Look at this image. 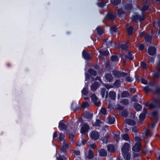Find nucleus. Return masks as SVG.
<instances>
[{"label": "nucleus", "instance_id": "1", "mask_svg": "<svg viewBox=\"0 0 160 160\" xmlns=\"http://www.w3.org/2000/svg\"><path fill=\"white\" fill-rule=\"evenodd\" d=\"M130 148V145L126 142L124 143L121 148L122 155L125 160H129L130 159V154L128 152Z\"/></svg>", "mask_w": 160, "mask_h": 160}, {"label": "nucleus", "instance_id": "2", "mask_svg": "<svg viewBox=\"0 0 160 160\" xmlns=\"http://www.w3.org/2000/svg\"><path fill=\"white\" fill-rule=\"evenodd\" d=\"M135 140L136 143L132 147V150L133 152H139L141 150V138L140 137L137 136L135 137Z\"/></svg>", "mask_w": 160, "mask_h": 160}, {"label": "nucleus", "instance_id": "3", "mask_svg": "<svg viewBox=\"0 0 160 160\" xmlns=\"http://www.w3.org/2000/svg\"><path fill=\"white\" fill-rule=\"evenodd\" d=\"M99 135V134L96 131H91L89 135L91 138L95 140L98 139Z\"/></svg>", "mask_w": 160, "mask_h": 160}, {"label": "nucleus", "instance_id": "4", "mask_svg": "<svg viewBox=\"0 0 160 160\" xmlns=\"http://www.w3.org/2000/svg\"><path fill=\"white\" fill-rule=\"evenodd\" d=\"M62 143L63 145L60 148V152L61 153L63 152L66 153L68 150L69 145H71V144H69L65 142Z\"/></svg>", "mask_w": 160, "mask_h": 160}, {"label": "nucleus", "instance_id": "5", "mask_svg": "<svg viewBox=\"0 0 160 160\" xmlns=\"http://www.w3.org/2000/svg\"><path fill=\"white\" fill-rule=\"evenodd\" d=\"M131 18L132 21L137 22L138 20L139 21H143L144 20V17L143 15H142V17L137 15L132 16Z\"/></svg>", "mask_w": 160, "mask_h": 160}, {"label": "nucleus", "instance_id": "6", "mask_svg": "<svg viewBox=\"0 0 160 160\" xmlns=\"http://www.w3.org/2000/svg\"><path fill=\"white\" fill-rule=\"evenodd\" d=\"M91 97L92 101L94 102L96 106H99L100 104V101L97 98L94 94H92Z\"/></svg>", "mask_w": 160, "mask_h": 160}, {"label": "nucleus", "instance_id": "7", "mask_svg": "<svg viewBox=\"0 0 160 160\" xmlns=\"http://www.w3.org/2000/svg\"><path fill=\"white\" fill-rule=\"evenodd\" d=\"M112 72L113 75L116 77H124L128 75V74L126 73L121 72L118 71L114 70L112 71Z\"/></svg>", "mask_w": 160, "mask_h": 160}, {"label": "nucleus", "instance_id": "8", "mask_svg": "<svg viewBox=\"0 0 160 160\" xmlns=\"http://www.w3.org/2000/svg\"><path fill=\"white\" fill-rule=\"evenodd\" d=\"M65 138L64 134L61 133L59 134V136L57 138V140L60 142L64 143L65 142Z\"/></svg>", "mask_w": 160, "mask_h": 160}, {"label": "nucleus", "instance_id": "9", "mask_svg": "<svg viewBox=\"0 0 160 160\" xmlns=\"http://www.w3.org/2000/svg\"><path fill=\"white\" fill-rule=\"evenodd\" d=\"M154 84V83L152 82H149L147 86L143 88L144 90L147 92H149L152 89V87Z\"/></svg>", "mask_w": 160, "mask_h": 160}, {"label": "nucleus", "instance_id": "10", "mask_svg": "<svg viewBox=\"0 0 160 160\" xmlns=\"http://www.w3.org/2000/svg\"><path fill=\"white\" fill-rule=\"evenodd\" d=\"M66 122L64 121H61L59 124V128L60 129L66 130L67 126L66 124Z\"/></svg>", "mask_w": 160, "mask_h": 160}, {"label": "nucleus", "instance_id": "11", "mask_svg": "<svg viewBox=\"0 0 160 160\" xmlns=\"http://www.w3.org/2000/svg\"><path fill=\"white\" fill-rule=\"evenodd\" d=\"M155 78H158L160 77V60L158 63V66L154 74Z\"/></svg>", "mask_w": 160, "mask_h": 160}, {"label": "nucleus", "instance_id": "12", "mask_svg": "<svg viewBox=\"0 0 160 160\" xmlns=\"http://www.w3.org/2000/svg\"><path fill=\"white\" fill-rule=\"evenodd\" d=\"M147 112V110L145 108H144L143 112L141 113L139 117V120L140 121H143L145 117L146 114Z\"/></svg>", "mask_w": 160, "mask_h": 160}, {"label": "nucleus", "instance_id": "13", "mask_svg": "<svg viewBox=\"0 0 160 160\" xmlns=\"http://www.w3.org/2000/svg\"><path fill=\"white\" fill-rule=\"evenodd\" d=\"M115 146L112 144H109L107 146V150L108 152H113L116 150Z\"/></svg>", "mask_w": 160, "mask_h": 160}, {"label": "nucleus", "instance_id": "14", "mask_svg": "<svg viewBox=\"0 0 160 160\" xmlns=\"http://www.w3.org/2000/svg\"><path fill=\"white\" fill-rule=\"evenodd\" d=\"M127 31L128 34L129 35H132L134 32L133 27L129 26L128 25L127 26Z\"/></svg>", "mask_w": 160, "mask_h": 160}, {"label": "nucleus", "instance_id": "15", "mask_svg": "<svg viewBox=\"0 0 160 160\" xmlns=\"http://www.w3.org/2000/svg\"><path fill=\"white\" fill-rule=\"evenodd\" d=\"M156 52V49L154 47H150L148 50V53L151 55H153Z\"/></svg>", "mask_w": 160, "mask_h": 160}, {"label": "nucleus", "instance_id": "16", "mask_svg": "<svg viewBox=\"0 0 160 160\" xmlns=\"http://www.w3.org/2000/svg\"><path fill=\"white\" fill-rule=\"evenodd\" d=\"M98 152L101 156L105 157L107 155V151L103 149H101Z\"/></svg>", "mask_w": 160, "mask_h": 160}, {"label": "nucleus", "instance_id": "17", "mask_svg": "<svg viewBox=\"0 0 160 160\" xmlns=\"http://www.w3.org/2000/svg\"><path fill=\"white\" fill-rule=\"evenodd\" d=\"M121 137L122 139L130 142V137L128 134L126 133H122Z\"/></svg>", "mask_w": 160, "mask_h": 160}, {"label": "nucleus", "instance_id": "18", "mask_svg": "<svg viewBox=\"0 0 160 160\" xmlns=\"http://www.w3.org/2000/svg\"><path fill=\"white\" fill-rule=\"evenodd\" d=\"M56 159L57 160H66L67 158L64 155L62 156L59 153H58L57 152H56Z\"/></svg>", "mask_w": 160, "mask_h": 160}, {"label": "nucleus", "instance_id": "19", "mask_svg": "<svg viewBox=\"0 0 160 160\" xmlns=\"http://www.w3.org/2000/svg\"><path fill=\"white\" fill-rule=\"evenodd\" d=\"M125 123L129 125L133 126L135 124V122L132 119H126L125 120Z\"/></svg>", "mask_w": 160, "mask_h": 160}, {"label": "nucleus", "instance_id": "20", "mask_svg": "<svg viewBox=\"0 0 160 160\" xmlns=\"http://www.w3.org/2000/svg\"><path fill=\"white\" fill-rule=\"evenodd\" d=\"M105 78L109 82L112 81L113 79V77L112 75L110 73H107L105 75Z\"/></svg>", "mask_w": 160, "mask_h": 160}, {"label": "nucleus", "instance_id": "21", "mask_svg": "<svg viewBox=\"0 0 160 160\" xmlns=\"http://www.w3.org/2000/svg\"><path fill=\"white\" fill-rule=\"evenodd\" d=\"M102 124V122L98 119L96 120L95 121H93L92 122V124L93 126H99L101 125Z\"/></svg>", "mask_w": 160, "mask_h": 160}, {"label": "nucleus", "instance_id": "22", "mask_svg": "<svg viewBox=\"0 0 160 160\" xmlns=\"http://www.w3.org/2000/svg\"><path fill=\"white\" fill-rule=\"evenodd\" d=\"M81 130H88L90 127L88 125L84 123L81 125Z\"/></svg>", "mask_w": 160, "mask_h": 160}, {"label": "nucleus", "instance_id": "23", "mask_svg": "<svg viewBox=\"0 0 160 160\" xmlns=\"http://www.w3.org/2000/svg\"><path fill=\"white\" fill-rule=\"evenodd\" d=\"M106 18L109 20H112L115 18V16L113 14L110 13L107 15Z\"/></svg>", "mask_w": 160, "mask_h": 160}, {"label": "nucleus", "instance_id": "24", "mask_svg": "<svg viewBox=\"0 0 160 160\" xmlns=\"http://www.w3.org/2000/svg\"><path fill=\"white\" fill-rule=\"evenodd\" d=\"M120 49H126L128 47V46L126 42H124L123 43L120 44L119 46Z\"/></svg>", "mask_w": 160, "mask_h": 160}, {"label": "nucleus", "instance_id": "25", "mask_svg": "<svg viewBox=\"0 0 160 160\" xmlns=\"http://www.w3.org/2000/svg\"><path fill=\"white\" fill-rule=\"evenodd\" d=\"M99 86L98 83L97 82H95L91 86V88L92 91L96 90Z\"/></svg>", "mask_w": 160, "mask_h": 160}, {"label": "nucleus", "instance_id": "26", "mask_svg": "<svg viewBox=\"0 0 160 160\" xmlns=\"http://www.w3.org/2000/svg\"><path fill=\"white\" fill-rule=\"evenodd\" d=\"M109 97L112 100H114L116 96L115 93L113 91H111L109 93Z\"/></svg>", "mask_w": 160, "mask_h": 160}, {"label": "nucleus", "instance_id": "27", "mask_svg": "<svg viewBox=\"0 0 160 160\" xmlns=\"http://www.w3.org/2000/svg\"><path fill=\"white\" fill-rule=\"evenodd\" d=\"M115 121V119L114 118H111L110 117H108L107 118V122H108L109 124H113Z\"/></svg>", "mask_w": 160, "mask_h": 160}, {"label": "nucleus", "instance_id": "28", "mask_svg": "<svg viewBox=\"0 0 160 160\" xmlns=\"http://www.w3.org/2000/svg\"><path fill=\"white\" fill-rule=\"evenodd\" d=\"M152 37L151 35L149 34H147L145 37V41L146 42H150L152 40Z\"/></svg>", "mask_w": 160, "mask_h": 160}, {"label": "nucleus", "instance_id": "29", "mask_svg": "<svg viewBox=\"0 0 160 160\" xmlns=\"http://www.w3.org/2000/svg\"><path fill=\"white\" fill-rule=\"evenodd\" d=\"M94 157V154L93 151L90 150L89 152L88 155L87 156V158L89 159L92 158Z\"/></svg>", "mask_w": 160, "mask_h": 160}, {"label": "nucleus", "instance_id": "30", "mask_svg": "<svg viewBox=\"0 0 160 160\" xmlns=\"http://www.w3.org/2000/svg\"><path fill=\"white\" fill-rule=\"evenodd\" d=\"M125 57L126 59H128L130 61L132 60L133 59V57L132 56V54L130 52L128 53L127 55L125 56Z\"/></svg>", "mask_w": 160, "mask_h": 160}, {"label": "nucleus", "instance_id": "31", "mask_svg": "<svg viewBox=\"0 0 160 160\" xmlns=\"http://www.w3.org/2000/svg\"><path fill=\"white\" fill-rule=\"evenodd\" d=\"M82 54L83 57L85 59H89L90 58V55L89 53L84 51H83Z\"/></svg>", "mask_w": 160, "mask_h": 160}, {"label": "nucleus", "instance_id": "32", "mask_svg": "<svg viewBox=\"0 0 160 160\" xmlns=\"http://www.w3.org/2000/svg\"><path fill=\"white\" fill-rule=\"evenodd\" d=\"M134 107L136 110L138 111L140 110L142 108L141 105L137 103L135 104Z\"/></svg>", "mask_w": 160, "mask_h": 160}, {"label": "nucleus", "instance_id": "33", "mask_svg": "<svg viewBox=\"0 0 160 160\" xmlns=\"http://www.w3.org/2000/svg\"><path fill=\"white\" fill-rule=\"evenodd\" d=\"M84 115L85 118H90L92 116V114L89 112H85L84 114Z\"/></svg>", "mask_w": 160, "mask_h": 160}, {"label": "nucleus", "instance_id": "34", "mask_svg": "<svg viewBox=\"0 0 160 160\" xmlns=\"http://www.w3.org/2000/svg\"><path fill=\"white\" fill-rule=\"evenodd\" d=\"M100 54L103 56H107L108 55L109 52L108 51L105 50H103L99 51Z\"/></svg>", "mask_w": 160, "mask_h": 160}, {"label": "nucleus", "instance_id": "35", "mask_svg": "<svg viewBox=\"0 0 160 160\" xmlns=\"http://www.w3.org/2000/svg\"><path fill=\"white\" fill-rule=\"evenodd\" d=\"M112 61V62H117L118 61V58L116 55H113L111 58Z\"/></svg>", "mask_w": 160, "mask_h": 160}, {"label": "nucleus", "instance_id": "36", "mask_svg": "<svg viewBox=\"0 0 160 160\" xmlns=\"http://www.w3.org/2000/svg\"><path fill=\"white\" fill-rule=\"evenodd\" d=\"M96 31H97L98 33L99 34V35H101L102 34L103 32V31L102 28L100 27H98L96 29Z\"/></svg>", "mask_w": 160, "mask_h": 160}, {"label": "nucleus", "instance_id": "37", "mask_svg": "<svg viewBox=\"0 0 160 160\" xmlns=\"http://www.w3.org/2000/svg\"><path fill=\"white\" fill-rule=\"evenodd\" d=\"M101 140L102 141V143H107L108 141V138L107 136H105L102 138Z\"/></svg>", "mask_w": 160, "mask_h": 160}, {"label": "nucleus", "instance_id": "38", "mask_svg": "<svg viewBox=\"0 0 160 160\" xmlns=\"http://www.w3.org/2000/svg\"><path fill=\"white\" fill-rule=\"evenodd\" d=\"M113 137L117 141H118L120 140V137L119 134H116V133H113Z\"/></svg>", "mask_w": 160, "mask_h": 160}, {"label": "nucleus", "instance_id": "39", "mask_svg": "<svg viewBox=\"0 0 160 160\" xmlns=\"http://www.w3.org/2000/svg\"><path fill=\"white\" fill-rule=\"evenodd\" d=\"M120 102L122 104L124 105H126L128 103V102L127 99H122L120 101Z\"/></svg>", "mask_w": 160, "mask_h": 160}, {"label": "nucleus", "instance_id": "40", "mask_svg": "<svg viewBox=\"0 0 160 160\" xmlns=\"http://www.w3.org/2000/svg\"><path fill=\"white\" fill-rule=\"evenodd\" d=\"M69 134V137L71 141H72L75 136V134L74 133H71L70 132H68Z\"/></svg>", "mask_w": 160, "mask_h": 160}, {"label": "nucleus", "instance_id": "41", "mask_svg": "<svg viewBox=\"0 0 160 160\" xmlns=\"http://www.w3.org/2000/svg\"><path fill=\"white\" fill-rule=\"evenodd\" d=\"M129 95V93L127 91L123 92L122 93V98L126 97Z\"/></svg>", "mask_w": 160, "mask_h": 160}, {"label": "nucleus", "instance_id": "42", "mask_svg": "<svg viewBox=\"0 0 160 160\" xmlns=\"http://www.w3.org/2000/svg\"><path fill=\"white\" fill-rule=\"evenodd\" d=\"M89 72L91 75H93L94 76H95L96 75V72L94 70L92 69H89Z\"/></svg>", "mask_w": 160, "mask_h": 160}, {"label": "nucleus", "instance_id": "43", "mask_svg": "<svg viewBox=\"0 0 160 160\" xmlns=\"http://www.w3.org/2000/svg\"><path fill=\"white\" fill-rule=\"evenodd\" d=\"M120 2V0H114L112 1V3L115 5H118Z\"/></svg>", "mask_w": 160, "mask_h": 160}, {"label": "nucleus", "instance_id": "44", "mask_svg": "<svg viewBox=\"0 0 160 160\" xmlns=\"http://www.w3.org/2000/svg\"><path fill=\"white\" fill-rule=\"evenodd\" d=\"M100 113L102 115H105L107 113L106 110L105 108H102L100 111Z\"/></svg>", "mask_w": 160, "mask_h": 160}, {"label": "nucleus", "instance_id": "45", "mask_svg": "<svg viewBox=\"0 0 160 160\" xmlns=\"http://www.w3.org/2000/svg\"><path fill=\"white\" fill-rule=\"evenodd\" d=\"M121 82L119 80H117L114 83V85L116 87H119L121 85Z\"/></svg>", "mask_w": 160, "mask_h": 160}, {"label": "nucleus", "instance_id": "46", "mask_svg": "<svg viewBox=\"0 0 160 160\" xmlns=\"http://www.w3.org/2000/svg\"><path fill=\"white\" fill-rule=\"evenodd\" d=\"M82 145H85L86 143L88 144V141H86L85 139H84V138L82 137V138H81V140Z\"/></svg>", "mask_w": 160, "mask_h": 160}, {"label": "nucleus", "instance_id": "47", "mask_svg": "<svg viewBox=\"0 0 160 160\" xmlns=\"http://www.w3.org/2000/svg\"><path fill=\"white\" fill-rule=\"evenodd\" d=\"M151 131H146L145 136L146 137L150 136L151 135Z\"/></svg>", "mask_w": 160, "mask_h": 160}, {"label": "nucleus", "instance_id": "48", "mask_svg": "<svg viewBox=\"0 0 160 160\" xmlns=\"http://www.w3.org/2000/svg\"><path fill=\"white\" fill-rule=\"evenodd\" d=\"M82 94L86 95L88 94V91L86 88H84L83 89L82 91Z\"/></svg>", "mask_w": 160, "mask_h": 160}, {"label": "nucleus", "instance_id": "49", "mask_svg": "<svg viewBox=\"0 0 160 160\" xmlns=\"http://www.w3.org/2000/svg\"><path fill=\"white\" fill-rule=\"evenodd\" d=\"M148 6L146 5H143L142 8V12L145 11L148 9Z\"/></svg>", "mask_w": 160, "mask_h": 160}, {"label": "nucleus", "instance_id": "50", "mask_svg": "<svg viewBox=\"0 0 160 160\" xmlns=\"http://www.w3.org/2000/svg\"><path fill=\"white\" fill-rule=\"evenodd\" d=\"M146 106L150 108H152L154 107L152 103H147L146 104Z\"/></svg>", "mask_w": 160, "mask_h": 160}, {"label": "nucleus", "instance_id": "51", "mask_svg": "<svg viewBox=\"0 0 160 160\" xmlns=\"http://www.w3.org/2000/svg\"><path fill=\"white\" fill-rule=\"evenodd\" d=\"M89 106V104L87 102H84L82 105V108H84L87 107Z\"/></svg>", "mask_w": 160, "mask_h": 160}, {"label": "nucleus", "instance_id": "52", "mask_svg": "<svg viewBox=\"0 0 160 160\" xmlns=\"http://www.w3.org/2000/svg\"><path fill=\"white\" fill-rule=\"evenodd\" d=\"M128 74V75L126 76H127V77H126L125 78V80L128 82H130L131 81V78L128 76V73H126Z\"/></svg>", "mask_w": 160, "mask_h": 160}, {"label": "nucleus", "instance_id": "53", "mask_svg": "<svg viewBox=\"0 0 160 160\" xmlns=\"http://www.w3.org/2000/svg\"><path fill=\"white\" fill-rule=\"evenodd\" d=\"M117 29V28L115 26H113L111 27V30L114 32H116Z\"/></svg>", "mask_w": 160, "mask_h": 160}, {"label": "nucleus", "instance_id": "54", "mask_svg": "<svg viewBox=\"0 0 160 160\" xmlns=\"http://www.w3.org/2000/svg\"><path fill=\"white\" fill-rule=\"evenodd\" d=\"M118 15H121L124 13V12L121 9H119L118 11Z\"/></svg>", "mask_w": 160, "mask_h": 160}, {"label": "nucleus", "instance_id": "55", "mask_svg": "<svg viewBox=\"0 0 160 160\" xmlns=\"http://www.w3.org/2000/svg\"><path fill=\"white\" fill-rule=\"evenodd\" d=\"M80 132L82 135H87L88 133V131H80Z\"/></svg>", "mask_w": 160, "mask_h": 160}, {"label": "nucleus", "instance_id": "56", "mask_svg": "<svg viewBox=\"0 0 160 160\" xmlns=\"http://www.w3.org/2000/svg\"><path fill=\"white\" fill-rule=\"evenodd\" d=\"M144 45L143 44H140L138 46V48L140 50H142L144 49Z\"/></svg>", "mask_w": 160, "mask_h": 160}, {"label": "nucleus", "instance_id": "57", "mask_svg": "<svg viewBox=\"0 0 160 160\" xmlns=\"http://www.w3.org/2000/svg\"><path fill=\"white\" fill-rule=\"evenodd\" d=\"M104 4L105 3L104 2L101 1L98 3V5L99 7H102L104 5Z\"/></svg>", "mask_w": 160, "mask_h": 160}, {"label": "nucleus", "instance_id": "58", "mask_svg": "<svg viewBox=\"0 0 160 160\" xmlns=\"http://www.w3.org/2000/svg\"><path fill=\"white\" fill-rule=\"evenodd\" d=\"M141 65L142 68H146V63L143 62H142L141 63Z\"/></svg>", "mask_w": 160, "mask_h": 160}, {"label": "nucleus", "instance_id": "59", "mask_svg": "<svg viewBox=\"0 0 160 160\" xmlns=\"http://www.w3.org/2000/svg\"><path fill=\"white\" fill-rule=\"evenodd\" d=\"M137 152H133V157L134 158H138V154Z\"/></svg>", "mask_w": 160, "mask_h": 160}, {"label": "nucleus", "instance_id": "60", "mask_svg": "<svg viewBox=\"0 0 160 160\" xmlns=\"http://www.w3.org/2000/svg\"><path fill=\"white\" fill-rule=\"evenodd\" d=\"M121 114L124 117H126L127 116V113L125 111H123L121 112Z\"/></svg>", "mask_w": 160, "mask_h": 160}, {"label": "nucleus", "instance_id": "61", "mask_svg": "<svg viewBox=\"0 0 160 160\" xmlns=\"http://www.w3.org/2000/svg\"><path fill=\"white\" fill-rule=\"evenodd\" d=\"M90 146L91 148L95 149L96 148V146L95 144H92L90 145Z\"/></svg>", "mask_w": 160, "mask_h": 160}, {"label": "nucleus", "instance_id": "62", "mask_svg": "<svg viewBox=\"0 0 160 160\" xmlns=\"http://www.w3.org/2000/svg\"><path fill=\"white\" fill-rule=\"evenodd\" d=\"M58 135L57 133L56 132H54L53 135V139H55L57 137Z\"/></svg>", "mask_w": 160, "mask_h": 160}, {"label": "nucleus", "instance_id": "63", "mask_svg": "<svg viewBox=\"0 0 160 160\" xmlns=\"http://www.w3.org/2000/svg\"><path fill=\"white\" fill-rule=\"evenodd\" d=\"M141 82H142V83L143 84H148L147 81L145 79H142Z\"/></svg>", "mask_w": 160, "mask_h": 160}, {"label": "nucleus", "instance_id": "64", "mask_svg": "<svg viewBox=\"0 0 160 160\" xmlns=\"http://www.w3.org/2000/svg\"><path fill=\"white\" fill-rule=\"evenodd\" d=\"M74 153L76 155H78L80 154V152L79 151H74Z\"/></svg>", "mask_w": 160, "mask_h": 160}]
</instances>
